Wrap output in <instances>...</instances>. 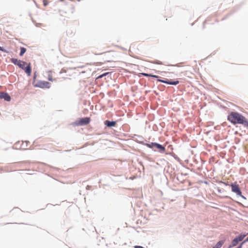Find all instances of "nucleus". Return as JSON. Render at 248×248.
<instances>
[{"mask_svg":"<svg viewBox=\"0 0 248 248\" xmlns=\"http://www.w3.org/2000/svg\"><path fill=\"white\" fill-rule=\"evenodd\" d=\"M0 98L4 99L5 100L10 101L11 100L10 96L6 93L0 92Z\"/></svg>","mask_w":248,"mask_h":248,"instance_id":"obj_8","label":"nucleus"},{"mask_svg":"<svg viewBox=\"0 0 248 248\" xmlns=\"http://www.w3.org/2000/svg\"><path fill=\"white\" fill-rule=\"evenodd\" d=\"M244 243H245V242H244V241H243V242L241 244V245H240L239 247H238L237 248H242V245H243Z\"/></svg>","mask_w":248,"mask_h":248,"instance_id":"obj_25","label":"nucleus"},{"mask_svg":"<svg viewBox=\"0 0 248 248\" xmlns=\"http://www.w3.org/2000/svg\"><path fill=\"white\" fill-rule=\"evenodd\" d=\"M183 73H184V75L186 76L189 78H192V77L189 76V75H190V74L191 75L193 74L191 72H188V71H185L183 72Z\"/></svg>","mask_w":248,"mask_h":248,"instance_id":"obj_17","label":"nucleus"},{"mask_svg":"<svg viewBox=\"0 0 248 248\" xmlns=\"http://www.w3.org/2000/svg\"><path fill=\"white\" fill-rule=\"evenodd\" d=\"M141 75L145 76V77H153L155 78H158L159 77L156 75H153L151 74H148L144 73H140Z\"/></svg>","mask_w":248,"mask_h":248,"instance_id":"obj_14","label":"nucleus"},{"mask_svg":"<svg viewBox=\"0 0 248 248\" xmlns=\"http://www.w3.org/2000/svg\"><path fill=\"white\" fill-rule=\"evenodd\" d=\"M48 79L51 81H53L54 80V79L53 78V77L51 71L48 72Z\"/></svg>","mask_w":248,"mask_h":248,"instance_id":"obj_15","label":"nucleus"},{"mask_svg":"<svg viewBox=\"0 0 248 248\" xmlns=\"http://www.w3.org/2000/svg\"><path fill=\"white\" fill-rule=\"evenodd\" d=\"M232 191L236 193L237 195L241 196L242 192L239 188V186L236 183L232 184L231 185Z\"/></svg>","mask_w":248,"mask_h":248,"instance_id":"obj_5","label":"nucleus"},{"mask_svg":"<svg viewBox=\"0 0 248 248\" xmlns=\"http://www.w3.org/2000/svg\"><path fill=\"white\" fill-rule=\"evenodd\" d=\"M0 50L4 52H8V51L4 49L2 47L0 46Z\"/></svg>","mask_w":248,"mask_h":248,"instance_id":"obj_22","label":"nucleus"},{"mask_svg":"<svg viewBox=\"0 0 248 248\" xmlns=\"http://www.w3.org/2000/svg\"><path fill=\"white\" fill-rule=\"evenodd\" d=\"M228 119L233 124H241L244 123L245 117L237 112H232L228 116Z\"/></svg>","mask_w":248,"mask_h":248,"instance_id":"obj_2","label":"nucleus"},{"mask_svg":"<svg viewBox=\"0 0 248 248\" xmlns=\"http://www.w3.org/2000/svg\"><path fill=\"white\" fill-rule=\"evenodd\" d=\"M146 146L150 148H154V147L158 149L161 153H164L165 151V148L161 144L155 142H151V143L146 144Z\"/></svg>","mask_w":248,"mask_h":248,"instance_id":"obj_3","label":"nucleus"},{"mask_svg":"<svg viewBox=\"0 0 248 248\" xmlns=\"http://www.w3.org/2000/svg\"><path fill=\"white\" fill-rule=\"evenodd\" d=\"M29 143H30V142L28 141H23L22 144V147L23 149H27L28 145Z\"/></svg>","mask_w":248,"mask_h":248,"instance_id":"obj_13","label":"nucleus"},{"mask_svg":"<svg viewBox=\"0 0 248 248\" xmlns=\"http://www.w3.org/2000/svg\"><path fill=\"white\" fill-rule=\"evenodd\" d=\"M108 74V73H104V74H102V75H100V76L99 77V78H102L103 77H104V76H105L107 75Z\"/></svg>","mask_w":248,"mask_h":248,"instance_id":"obj_23","label":"nucleus"},{"mask_svg":"<svg viewBox=\"0 0 248 248\" xmlns=\"http://www.w3.org/2000/svg\"><path fill=\"white\" fill-rule=\"evenodd\" d=\"M105 124L108 127H112L115 126L116 123L114 121H106Z\"/></svg>","mask_w":248,"mask_h":248,"instance_id":"obj_9","label":"nucleus"},{"mask_svg":"<svg viewBox=\"0 0 248 248\" xmlns=\"http://www.w3.org/2000/svg\"><path fill=\"white\" fill-rule=\"evenodd\" d=\"M35 77H36L35 73H34V78H35Z\"/></svg>","mask_w":248,"mask_h":248,"instance_id":"obj_27","label":"nucleus"},{"mask_svg":"<svg viewBox=\"0 0 248 248\" xmlns=\"http://www.w3.org/2000/svg\"><path fill=\"white\" fill-rule=\"evenodd\" d=\"M152 62L154 64H159V65L163 64V63L162 62H161L160 61H157V60L154 61Z\"/></svg>","mask_w":248,"mask_h":248,"instance_id":"obj_19","label":"nucleus"},{"mask_svg":"<svg viewBox=\"0 0 248 248\" xmlns=\"http://www.w3.org/2000/svg\"><path fill=\"white\" fill-rule=\"evenodd\" d=\"M11 61L15 65L18 66L19 67L23 70H24L25 73L28 75V76H31V69L30 63L27 64L24 61L15 58L11 59Z\"/></svg>","mask_w":248,"mask_h":248,"instance_id":"obj_1","label":"nucleus"},{"mask_svg":"<svg viewBox=\"0 0 248 248\" xmlns=\"http://www.w3.org/2000/svg\"><path fill=\"white\" fill-rule=\"evenodd\" d=\"M97 48H95L94 50V51H93V53L95 55H101L103 53H106V52H107L108 51H106L105 50H101L100 51H97Z\"/></svg>","mask_w":248,"mask_h":248,"instance_id":"obj_11","label":"nucleus"},{"mask_svg":"<svg viewBox=\"0 0 248 248\" xmlns=\"http://www.w3.org/2000/svg\"><path fill=\"white\" fill-rule=\"evenodd\" d=\"M241 124H243L245 126H246V127H248V121H247L246 119V118H245V119H244V123H241Z\"/></svg>","mask_w":248,"mask_h":248,"instance_id":"obj_20","label":"nucleus"},{"mask_svg":"<svg viewBox=\"0 0 248 248\" xmlns=\"http://www.w3.org/2000/svg\"><path fill=\"white\" fill-rule=\"evenodd\" d=\"M90 122V118L89 117H85L80 118L76 122L77 125H84L88 124Z\"/></svg>","mask_w":248,"mask_h":248,"instance_id":"obj_4","label":"nucleus"},{"mask_svg":"<svg viewBox=\"0 0 248 248\" xmlns=\"http://www.w3.org/2000/svg\"><path fill=\"white\" fill-rule=\"evenodd\" d=\"M48 3L47 0H43V4L44 6H46Z\"/></svg>","mask_w":248,"mask_h":248,"instance_id":"obj_21","label":"nucleus"},{"mask_svg":"<svg viewBox=\"0 0 248 248\" xmlns=\"http://www.w3.org/2000/svg\"><path fill=\"white\" fill-rule=\"evenodd\" d=\"M248 233L244 234H240L236 238L238 240L239 242L242 241L244 238L247 235Z\"/></svg>","mask_w":248,"mask_h":248,"instance_id":"obj_10","label":"nucleus"},{"mask_svg":"<svg viewBox=\"0 0 248 248\" xmlns=\"http://www.w3.org/2000/svg\"><path fill=\"white\" fill-rule=\"evenodd\" d=\"M34 86L41 88H49L50 87V84L47 81H40L38 84L34 85Z\"/></svg>","mask_w":248,"mask_h":248,"instance_id":"obj_6","label":"nucleus"},{"mask_svg":"<svg viewBox=\"0 0 248 248\" xmlns=\"http://www.w3.org/2000/svg\"><path fill=\"white\" fill-rule=\"evenodd\" d=\"M134 248H144L143 247L140 246H135Z\"/></svg>","mask_w":248,"mask_h":248,"instance_id":"obj_24","label":"nucleus"},{"mask_svg":"<svg viewBox=\"0 0 248 248\" xmlns=\"http://www.w3.org/2000/svg\"><path fill=\"white\" fill-rule=\"evenodd\" d=\"M157 81L159 82H160L166 83V84H170V85H177L179 83V81L178 80L172 81L169 80L168 79H166V80L158 79Z\"/></svg>","mask_w":248,"mask_h":248,"instance_id":"obj_7","label":"nucleus"},{"mask_svg":"<svg viewBox=\"0 0 248 248\" xmlns=\"http://www.w3.org/2000/svg\"><path fill=\"white\" fill-rule=\"evenodd\" d=\"M247 241H248V237H247V238L244 241L245 242H247Z\"/></svg>","mask_w":248,"mask_h":248,"instance_id":"obj_26","label":"nucleus"},{"mask_svg":"<svg viewBox=\"0 0 248 248\" xmlns=\"http://www.w3.org/2000/svg\"><path fill=\"white\" fill-rule=\"evenodd\" d=\"M26 51V49L23 47L20 48V55L22 56Z\"/></svg>","mask_w":248,"mask_h":248,"instance_id":"obj_18","label":"nucleus"},{"mask_svg":"<svg viewBox=\"0 0 248 248\" xmlns=\"http://www.w3.org/2000/svg\"><path fill=\"white\" fill-rule=\"evenodd\" d=\"M239 241H238V240L235 238L232 242V244H231V245L230 246V247H235L236 246L238 243Z\"/></svg>","mask_w":248,"mask_h":248,"instance_id":"obj_12","label":"nucleus"},{"mask_svg":"<svg viewBox=\"0 0 248 248\" xmlns=\"http://www.w3.org/2000/svg\"><path fill=\"white\" fill-rule=\"evenodd\" d=\"M223 242L219 241L213 248H220L223 244Z\"/></svg>","mask_w":248,"mask_h":248,"instance_id":"obj_16","label":"nucleus"}]
</instances>
